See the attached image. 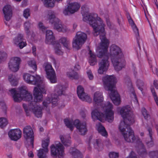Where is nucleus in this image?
Here are the masks:
<instances>
[{"mask_svg": "<svg viewBox=\"0 0 158 158\" xmlns=\"http://www.w3.org/2000/svg\"><path fill=\"white\" fill-rule=\"evenodd\" d=\"M23 77L27 83L36 85L33 91V101L32 100V94L28 91L25 86H22L16 90L15 88L12 89L9 91L15 102H20L22 100L31 101L28 106L26 104H23L27 115H28L27 114L29 112L32 111L37 117H41L42 114V108L39 106L38 103L42 100V94L46 93L44 83L42 79L37 75L34 76L28 73H25L23 74Z\"/></svg>", "mask_w": 158, "mask_h": 158, "instance_id": "1", "label": "nucleus"}, {"mask_svg": "<svg viewBox=\"0 0 158 158\" xmlns=\"http://www.w3.org/2000/svg\"><path fill=\"white\" fill-rule=\"evenodd\" d=\"M105 27L103 32L98 34L100 35L101 42L96 49L97 56L103 58L99 62V69L98 73L103 74L107 70L109 65L108 57L111 58L112 62L115 69L117 71L121 70L126 65L124 59V54L121 48L115 45L112 44L110 47L109 53H107L109 40L105 37Z\"/></svg>", "mask_w": 158, "mask_h": 158, "instance_id": "2", "label": "nucleus"}, {"mask_svg": "<svg viewBox=\"0 0 158 158\" xmlns=\"http://www.w3.org/2000/svg\"><path fill=\"white\" fill-rule=\"evenodd\" d=\"M117 111L123 118L118 126V129L125 140L128 142H136L139 144L140 148L138 152L140 155H142L146 153L145 149L143 144L140 141L138 137L134 136L133 131L129 125L134 123L135 121V117L132 111L131 107L127 105L122 107L118 108Z\"/></svg>", "mask_w": 158, "mask_h": 158, "instance_id": "3", "label": "nucleus"}, {"mask_svg": "<svg viewBox=\"0 0 158 158\" xmlns=\"http://www.w3.org/2000/svg\"><path fill=\"white\" fill-rule=\"evenodd\" d=\"M93 100L95 106H98V109L92 111L91 115L94 120L98 119L102 122L105 120L111 123L114 119V112L112 110L113 106L109 102L103 103L104 98L102 93L97 91L94 93Z\"/></svg>", "mask_w": 158, "mask_h": 158, "instance_id": "4", "label": "nucleus"}, {"mask_svg": "<svg viewBox=\"0 0 158 158\" xmlns=\"http://www.w3.org/2000/svg\"><path fill=\"white\" fill-rule=\"evenodd\" d=\"M81 9L83 20L89 23L92 27L94 35L97 36L99 33L103 32L105 25L98 15L95 13H90L89 6L86 4L81 6Z\"/></svg>", "mask_w": 158, "mask_h": 158, "instance_id": "5", "label": "nucleus"}, {"mask_svg": "<svg viewBox=\"0 0 158 158\" xmlns=\"http://www.w3.org/2000/svg\"><path fill=\"white\" fill-rule=\"evenodd\" d=\"M103 85L105 89L108 91L109 96L113 103L118 105L121 102L119 95L116 89L117 80L114 75H106L102 78Z\"/></svg>", "mask_w": 158, "mask_h": 158, "instance_id": "6", "label": "nucleus"}, {"mask_svg": "<svg viewBox=\"0 0 158 158\" xmlns=\"http://www.w3.org/2000/svg\"><path fill=\"white\" fill-rule=\"evenodd\" d=\"M63 94H64L63 86L59 85L55 86L53 92L51 94H49L47 98L43 102L44 108L47 112L49 110V104L51 103L53 107L57 105L58 96Z\"/></svg>", "mask_w": 158, "mask_h": 158, "instance_id": "7", "label": "nucleus"}, {"mask_svg": "<svg viewBox=\"0 0 158 158\" xmlns=\"http://www.w3.org/2000/svg\"><path fill=\"white\" fill-rule=\"evenodd\" d=\"M45 18L47 21L53 25L55 28L58 31L65 32L67 31L66 26H63L59 19L56 18L55 14L54 11H49Z\"/></svg>", "mask_w": 158, "mask_h": 158, "instance_id": "8", "label": "nucleus"}, {"mask_svg": "<svg viewBox=\"0 0 158 158\" xmlns=\"http://www.w3.org/2000/svg\"><path fill=\"white\" fill-rule=\"evenodd\" d=\"M64 122L65 125L71 130H72L75 126L81 135H85L87 131L86 124L85 123H80L78 119L73 122L68 119H65Z\"/></svg>", "mask_w": 158, "mask_h": 158, "instance_id": "9", "label": "nucleus"}, {"mask_svg": "<svg viewBox=\"0 0 158 158\" xmlns=\"http://www.w3.org/2000/svg\"><path fill=\"white\" fill-rule=\"evenodd\" d=\"M45 42L47 44L54 45V50L56 53L59 55L63 54V52L61 50L60 45L55 41L53 32L51 30H47L46 31Z\"/></svg>", "mask_w": 158, "mask_h": 158, "instance_id": "10", "label": "nucleus"}, {"mask_svg": "<svg viewBox=\"0 0 158 158\" xmlns=\"http://www.w3.org/2000/svg\"><path fill=\"white\" fill-rule=\"evenodd\" d=\"M51 153L53 157L62 158L64 155V147L61 143L59 142H56L54 144L50 147Z\"/></svg>", "mask_w": 158, "mask_h": 158, "instance_id": "11", "label": "nucleus"}, {"mask_svg": "<svg viewBox=\"0 0 158 158\" xmlns=\"http://www.w3.org/2000/svg\"><path fill=\"white\" fill-rule=\"evenodd\" d=\"M87 38V35L84 33L77 32L73 42V47L77 50L79 49L85 42Z\"/></svg>", "mask_w": 158, "mask_h": 158, "instance_id": "12", "label": "nucleus"}, {"mask_svg": "<svg viewBox=\"0 0 158 158\" xmlns=\"http://www.w3.org/2000/svg\"><path fill=\"white\" fill-rule=\"evenodd\" d=\"M46 72L47 78L50 80L52 83L56 82V78L54 70L52 65L49 63H46L44 64Z\"/></svg>", "mask_w": 158, "mask_h": 158, "instance_id": "13", "label": "nucleus"}, {"mask_svg": "<svg viewBox=\"0 0 158 158\" xmlns=\"http://www.w3.org/2000/svg\"><path fill=\"white\" fill-rule=\"evenodd\" d=\"M81 7L80 3L74 2L69 3L67 7L63 10V13L65 15H69L77 12Z\"/></svg>", "mask_w": 158, "mask_h": 158, "instance_id": "14", "label": "nucleus"}, {"mask_svg": "<svg viewBox=\"0 0 158 158\" xmlns=\"http://www.w3.org/2000/svg\"><path fill=\"white\" fill-rule=\"evenodd\" d=\"M23 133L25 138L27 141L30 143L32 147L33 148L34 135L32 128L30 126H26L23 128Z\"/></svg>", "mask_w": 158, "mask_h": 158, "instance_id": "15", "label": "nucleus"}, {"mask_svg": "<svg viewBox=\"0 0 158 158\" xmlns=\"http://www.w3.org/2000/svg\"><path fill=\"white\" fill-rule=\"evenodd\" d=\"M21 60L20 57L17 56L11 57L8 64L9 69L14 72L17 71L19 68Z\"/></svg>", "mask_w": 158, "mask_h": 158, "instance_id": "16", "label": "nucleus"}, {"mask_svg": "<svg viewBox=\"0 0 158 158\" xmlns=\"http://www.w3.org/2000/svg\"><path fill=\"white\" fill-rule=\"evenodd\" d=\"M49 143V139L48 137L42 141V146L43 148L38 151L37 156L39 158H46V154L48 151V147Z\"/></svg>", "mask_w": 158, "mask_h": 158, "instance_id": "17", "label": "nucleus"}, {"mask_svg": "<svg viewBox=\"0 0 158 158\" xmlns=\"http://www.w3.org/2000/svg\"><path fill=\"white\" fill-rule=\"evenodd\" d=\"M22 135V131L19 129H11L8 132V135L9 138L12 140L17 141L21 137Z\"/></svg>", "mask_w": 158, "mask_h": 158, "instance_id": "18", "label": "nucleus"}, {"mask_svg": "<svg viewBox=\"0 0 158 158\" xmlns=\"http://www.w3.org/2000/svg\"><path fill=\"white\" fill-rule=\"evenodd\" d=\"M80 69V67L78 64L75 65L74 67V70H71L67 73V76L71 79H77L78 77V74L76 72Z\"/></svg>", "mask_w": 158, "mask_h": 158, "instance_id": "19", "label": "nucleus"}, {"mask_svg": "<svg viewBox=\"0 0 158 158\" xmlns=\"http://www.w3.org/2000/svg\"><path fill=\"white\" fill-rule=\"evenodd\" d=\"M3 11L6 20L9 21L12 16L11 6L10 5L5 6L3 9Z\"/></svg>", "mask_w": 158, "mask_h": 158, "instance_id": "20", "label": "nucleus"}, {"mask_svg": "<svg viewBox=\"0 0 158 158\" xmlns=\"http://www.w3.org/2000/svg\"><path fill=\"white\" fill-rule=\"evenodd\" d=\"M126 83L128 86L129 89H130L131 92V95L132 98H134L135 99L134 102L135 103L137 104L138 100L137 97L135 92L134 90L133 87L132 82L130 79H129L127 81H126Z\"/></svg>", "mask_w": 158, "mask_h": 158, "instance_id": "21", "label": "nucleus"}, {"mask_svg": "<svg viewBox=\"0 0 158 158\" xmlns=\"http://www.w3.org/2000/svg\"><path fill=\"white\" fill-rule=\"evenodd\" d=\"M23 35L19 34L13 40L14 43L16 44H18L19 47L21 49L23 48L27 45L26 43L25 42H20L23 40Z\"/></svg>", "mask_w": 158, "mask_h": 158, "instance_id": "22", "label": "nucleus"}, {"mask_svg": "<svg viewBox=\"0 0 158 158\" xmlns=\"http://www.w3.org/2000/svg\"><path fill=\"white\" fill-rule=\"evenodd\" d=\"M89 56L88 58V61L91 65L93 66L97 63V60L95 54L89 49Z\"/></svg>", "mask_w": 158, "mask_h": 158, "instance_id": "23", "label": "nucleus"}, {"mask_svg": "<svg viewBox=\"0 0 158 158\" xmlns=\"http://www.w3.org/2000/svg\"><path fill=\"white\" fill-rule=\"evenodd\" d=\"M127 19L129 23L131 26L135 35L137 36H138L139 35L138 29L130 16H127Z\"/></svg>", "mask_w": 158, "mask_h": 158, "instance_id": "24", "label": "nucleus"}, {"mask_svg": "<svg viewBox=\"0 0 158 158\" xmlns=\"http://www.w3.org/2000/svg\"><path fill=\"white\" fill-rule=\"evenodd\" d=\"M60 138L62 143L65 146H69L71 144L70 137L69 136L60 135Z\"/></svg>", "mask_w": 158, "mask_h": 158, "instance_id": "25", "label": "nucleus"}, {"mask_svg": "<svg viewBox=\"0 0 158 158\" xmlns=\"http://www.w3.org/2000/svg\"><path fill=\"white\" fill-rule=\"evenodd\" d=\"M96 128L99 133L103 136L106 137L107 133L105 128L101 123H98L96 125Z\"/></svg>", "mask_w": 158, "mask_h": 158, "instance_id": "26", "label": "nucleus"}, {"mask_svg": "<svg viewBox=\"0 0 158 158\" xmlns=\"http://www.w3.org/2000/svg\"><path fill=\"white\" fill-rule=\"evenodd\" d=\"M8 79L12 85L15 86L18 84L19 78L11 75L9 76Z\"/></svg>", "mask_w": 158, "mask_h": 158, "instance_id": "27", "label": "nucleus"}, {"mask_svg": "<svg viewBox=\"0 0 158 158\" xmlns=\"http://www.w3.org/2000/svg\"><path fill=\"white\" fill-rule=\"evenodd\" d=\"M44 5L48 7H52L54 6L55 3V0H41ZM59 2L62 0H56Z\"/></svg>", "mask_w": 158, "mask_h": 158, "instance_id": "28", "label": "nucleus"}, {"mask_svg": "<svg viewBox=\"0 0 158 158\" xmlns=\"http://www.w3.org/2000/svg\"><path fill=\"white\" fill-rule=\"evenodd\" d=\"M59 42L61 43L64 47L67 49H69L70 47V42L65 37L61 38L59 40Z\"/></svg>", "mask_w": 158, "mask_h": 158, "instance_id": "29", "label": "nucleus"}, {"mask_svg": "<svg viewBox=\"0 0 158 158\" xmlns=\"http://www.w3.org/2000/svg\"><path fill=\"white\" fill-rule=\"evenodd\" d=\"M149 135V139L146 142V144L148 147H152L153 145V142L152 139V131L151 128L148 129Z\"/></svg>", "mask_w": 158, "mask_h": 158, "instance_id": "30", "label": "nucleus"}, {"mask_svg": "<svg viewBox=\"0 0 158 158\" xmlns=\"http://www.w3.org/2000/svg\"><path fill=\"white\" fill-rule=\"evenodd\" d=\"M27 63L28 65L34 70L33 72H31L32 73H34L36 71L37 68L36 62L35 60H31L28 61Z\"/></svg>", "mask_w": 158, "mask_h": 158, "instance_id": "31", "label": "nucleus"}, {"mask_svg": "<svg viewBox=\"0 0 158 158\" xmlns=\"http://www.w3.org/2000/svg\"><path fill=\"white\" fill-rule=\"evenodd\" d=\"M136 84L138 89L140 90L142 94H143L142 91L145 85L143 81L140 79H137L136 82Z\"/></svg>", "mask_w": 158, "mask_h": 158, "instance_id": "32", "label": "nucleus"}, {"mask_svg": "<svg viewBox=\"0 0 158 158\" xmlns=\"http://www.w3.org/2000/svg\"><path fill=\"white\" fill-rule=\"evenodd\" d=\"M93 144L95 148L99 149L102 147L101 140L97 139L93 141Z\"/></svg>", "mask_w": 158, "mask_h": 158, "instance_id": "33", "label": "nucleus"}, {"mask_svg": "<svg viewBox=\"0 0 158 158\" xmlns=\"http://www.w3.org/2000/svg\"><path fill=\"white\" fill-rule=\"evenodd\" d=\"M78 92L79 94V98L82 101H85L88 102H91L92 101V99L88 95L85 94V96L81 97V96L80 94V92Z\"/></svg>", "mask_w": 158, "mask_h": 158, "instance_id": "34", "label": "nucleus"}, {"mask_svg": "<svg viewBox=\"0 0 158 158\" xmlns=\"http://www.w3.org/2000/svg\"><path fill=\"white\" fill-rule=\"evenodd\" d=\"M8 124V121L6 118H0V127H3L6 126Z\"/></svg>", "mask_w": 158, "mask_h": 158, "instance_id": "35", "label": "nucleus"}, {"mask_svg": "<svg viewBox=\"0 0 158 158\" xmlns=\"http://www.w3.org/2000/svg\"><path fill=\"white\" fill-rule=\"evenodd\" d=\"M80 92V94L81 95V97L85 96V93L84 92V89L81 86H79L77 87V92L78 96L79 97V94L78 92Z\"/></svg>", "mask_w": 158, "mask_h": 158, "instance_id": "36", "label": "nucleus"}, {"mask_svg": "<svg viewBox=\"0 0 158 158\" xmlns=\"http://www.w3.org/2000/svg\"><path fill=\"white\" fill-rule=\"evenodd\" d=\"M142 113L145 119H148V118H150V116L148 114L146 110L144 108L142 109Z\"/></svg>", "mask_w": 158, "mask_h": 158, "instance_id": "37", "label": "nucleus"}, {"mask_svg": "<svg viewBox=\"0 0 158 158\" xmlns=\"http://www.w3.org/2000/svg\"><path fill=\"white\" fill-rule=\"evenodd\" d=\"M7 54L5 52H0V63L2 61L5 60L6 58Z\"/></svg>", "mask_w": 158, "mask_h": 158, "instance_id": "38", "label": "nucleus"}, {"mask_svg": "<svg viewBox=\"0 0 158 158\" xmlns=\"http://www.w3.org/2000/svg\"><path fill=\"white\" fill-rule=\"evenodd\" d=\"M118 153L114 152H110L109 154L110 158H118Z\"/></svg>", "mask_w": 158, "mask_h": 158, "instance_id": "39", "label": "nucleus"}, {"mask_svg": "<svg viewBox=\"0 0 158 158\" xmlns=\"http://www.w3.org/2000/svg\"><path fill=\"white\" fill-rule=\"evenodd\" d=\"M30 26V23L29 22H26L24 23V29L27 34H28L29 32V29Z\"/></svg>", "mask_w": 158, "mask_h": 158, "instance_id": "40", "label": "nucleus"}, {"mask_svg": "<svg viewBox=\"0 0 158 158\" xmlns=\"http://www.w3.org/2000/svg\"><path fill=\"white\" fill-rule=\"evenodd\" d=\"M23 16L25 18H27L30 15V10L29 9H25L23 11Z\"/></svg>", "mask_w": 158, "mask_h": 158, "instance_id": "41", "label": "nucleus"}, {"mask_svg": "<svg viewBox=\"0 0 158 158\" xmlns=\"http://www.w3.org/2000/svg\"><path fill=\"white\" fill-rule=\"evenodd\" d=\"M86 73L87 76L90 80H92L94 78V76L90 70H88Z\"/></svg>", "mask_w": 158, "mask_h": 158, "instance_id": "42", "label": "nucleus"}, {"mask_svg": "<svg viewBox=\"0 0 158 158\" xmlns=\"http://www.w3.org/2000/svg\"><path fill=\"white\" fill-rule=\"evenodd\" d=\"M127 158H137V156L135 153L133 152L132 151Z\"/></svg>", "mask_w": 158, "mask_h": 158, "instance_id": "43", "label": "nucleus"}, {"mask_svg": "<svg viewBox=\"0 0 158 158\" xmlns=\"http://www.w3.org/2000/svg\"><path fill=\"white\" fill-rule=\"evenodd\" d=\"M72 154L75 155L77 157L81 156V154L80 152L77 150L75 149L74 152L72 153Z\"/></svg>", "mask_w": 158, "mask_h": 158, "instance_id": "44", "label": "nucleus"}, {"mask_svg": "<svg viewBox=\"0 0 158 158\" xmlns=\"http://www.w3.org/2000/svg\"><path fill=\"white\" fill-rule=\"evenodd\" d=\"M157 152L153 151L149 153V155L150 156H153V158H157Z\"/></svg>", "mask_w": 158, "mask_h": 158, "instance_id": "45", "label": "nucleus"}, {"mask_svg": "<svg viewBox=\"0 0 158 158\" xmlns=\"http://www.w3.org/2000/svg\"><path fill=\"white\" fill-rule=\"evenodd\" d=\"M38 27L39 29L42 31H43L46 28L43 25V23L41 22L39 23L38 24Z\"/></svg>", "mask_w": 158, "mask_h": 158, "instance_id": "46", "label": "nucleus"}, {"mask_svg": "<svg viewBox=\"0 0 158 158\" xmlns=\"http://www.w3.org/2000/svg\"><path fill=\"white\" fill-rule=\"evenodd\" d=\"M106 23L107 26L110 28H111L110 26H111V23L110 22L109 19L106 18Z\"/></svg>", "mask_w": 158, "mask_h": 158, "instance_id": "47", "label": "nucleus"}, {"mask_svg": "<svg viewBox=\"0 0 158 158\" xmlns=\"http://www.w3.org/2000/svg\"><path fill=\"white\" fill-rule=\"evenodd\" d=\"M154 85L156 89H158V81L154 80Z\"/></svg>", "mask_w": 158, "mask_h": 158, "instance_id": "48", "label": "nucleus"}, {"mask_svg": "<svg viewBox=\"0 0 158 158\" xmlns=\"http://www.w3.org/2000/svg\"><path fill=\"white\" fill-rule=\"evenodd\" d=\"M51 61L55 66H56V65H58L59 64L56 62V60L54 58H52Z\"/></svg>", "mask_w": 158, "mask_h": 158, "instance_id": "49", "label": "nucleus"}, {"mask_svg": "<svg viewBox=\"0 0 158 158\" xmlns=\"http://www.w3.org/2000/svg\"><path fill=\"white\" fill-rule=\"evenodd\" d=\"M153 72L156 73V75H158V70L156 68H154V69H152Z\"/></svg>", "mask_w": 158, "mask_h": 158, "instance_id": "50", "label": "nucleus"}, {"mask_svg": "<svg viewBox=\"0 0 158 158\" xmlns=\"http://www.w3.org/2000/svg\"><path fill=\"white\" fill-rule=\"evenodd\" d=\"M32 52L34 56H36V52L35 51L36 50V48L35 47H33L32 48Z\"/></svg>", "mask_w": 158, "mask_h": 158, "instance_id": "51", "label": "nucleus"}, {"mask_svg": "<svg viewBox=\"0 0 158 158\" xmlns=\"http://www.w3.org/2000/svg\"><path fill=\"white\" fill-rule=\"evenodd\" d=\"M27 0H24L22 2V6L23 7L27 5Z\"/></svg>", "mask_w": 158, "mask_h": 158, "instance_id": "52", "label": "nucleus"}, {"mask_svg": "<svg viewBox=\"0 0 158 158\" xmlns=\"http://www.w3.org/2000/svg\"><path fill=\"white\" fill-rule=\"evenodd\" d=\"M28 156L29 157H33L34 156V154L31 151H30L28 153Z\"/></svg>", "mask_w": 158, "mask_h": 158, "instance_id": "53", "label": "nucleus"}, {"mask_svg": "<svg viewBox=\"0 0 158 158\" xmlns=\"http://www.w3.org/2000/svg\"><path fill=\"white\" fill-rule=\"evenodd\" d=\"M1 105L3 107V108L6 109V106L4 102L1 103Z\"/></svg>", "mask_w": 158, "mask_h": 158, "instance_id": "54", "label": "nucleus"}, {"mask_svg": "<svg viewBox=\"0 0 158 158\" xmlns=\"http://www.w3.org/2000/svg\"><path fill=\"white\" fill-rule=\"evenodd\" d=\"M4 38V37L3 36H0V44H1L2 40Z\"/></svg>", "mask_w": 158, "mask_h": 158, "instance_id": "55", "label": "nucleus"}, {"mask_svg": "<svg viewBox=\"0 0 158 158\" xmlns=\"http://www.w3.org/2000/svg\"><path fill=\"white\" fill-rule=\"evenodd\" d=\"M155 128L157 131V134L158 135V124H157L156 125Z\"/></svg>", "mask_w": 158, "mask_h": 158, "instance_id": "56", "label": "nucleus"}, {"mask_svg": "<svg viewBox=\"0 0 158 158\" xmlns=\"http://www.w3.org/2000/svg\"><path fill=\"white\" fill-rule=\"evenodd\" d=\"M77 26V25L76 23H74L73 24V28H74V29L76 28Z\"/></svg>", "mask_w": 158, "mask_h": 158, "instance_id": "57", "label": "nucleus"}, {"mask_svg": "<svg viewBox=\"0 0 158 158\" xmlns=\"http://www.w3.org/2000/svg\"><path fill=\"white\" fill-rule=\"evenodd\" d=\"M40 131H43L44 130V129H43V127H40Z\"/></svg>", "mask_w": 158, "mask_h": 158, "instance_id": "58", "label": "nucleus"}, {"mask_svg": "<svg viewBox=\"0 0 158 158\" xmlns=\"http://www.w3.org/2000/svg\"><path fill=\"white\" fill-rule=\"evenodd\" d=\"M140 135L141 136H142L144 135V133L142 132H141L140 134Z\"/></svg>", "mask_w": 158, "mask_h": 158, "instance_id": "59", "label": "nucleus"}, {"mask_svg": "<svg viewBox=\"0 0 158 158\" xmlns=\"http://www.w3.org/2000/svg\"><path fill=\"white\" fill-rule=\"evenodd\" d=\"M13 1L15 2H20L21 0H13Z\"/></svg>", "mask_w": 158, "mask_h": 158, "instance_id": "60", "label": "nucleus"}, {"mask_svg": "<svg viewBox=\"0 0 158 158\" xmlns=\"http://www.w3.org/2000/svg\"><path fill=\"white\" fill-rule=\"evenodd\" d=\"M89 142L90 143V142H91L90 141H89Z\"/></svg>", "mask_w": 158, "mask_h": 158, "instance_id": "61", "label": "nucleus"}]
</instances>
